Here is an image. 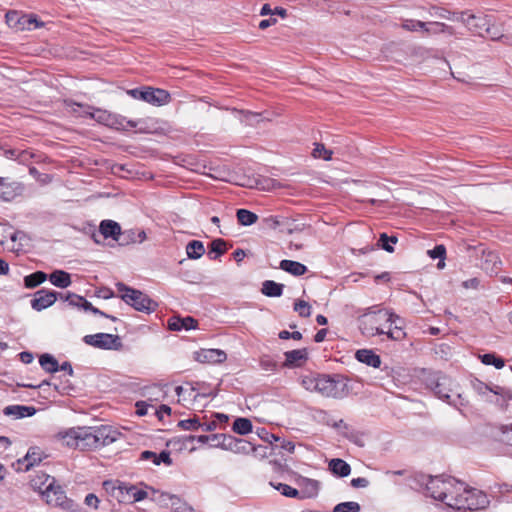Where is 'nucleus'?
Masks as SVG:
<instances>
[{"label":"nucleus","instance_id":"obj_18","mask_svg":"<svg viewBox=\"0 0 512 512\" xmlns=\"http://www.w3.org/2000/svg\"><path fill=\"white\" fill-rule=\"evenodd\" d=\"M298 485L300 487V499L314 498L319 493L320 483L317 480L302 477L298 480Z\"/></svg>","mask_w":512,"mask_h":512},{"label":"nucleus","instance_id":"obj_62","mask_svg":"<svg viewBox=\"0 0 512 512\" xmlns=\"http://www.w3.org/2000/svg\"><path fill=\"white\" fill-rule=\"evenodd\" d=\"M479 279L478 278H471L462 283V286L466 289H476L479 286Z\"/></svg>","mask_w":512,"mask_h":512},{"label":"nucleus","instance_id":"obj_39","mask_svg":"<svg viewBox=\"0 0 512 512\" xmlns=\"http://www.w3.org/2000/svg\"><path fill=\"white\" fill-rule=\"evenodd\" d=\"M270 485L274 487L276 490H278L283 496L289 497V498H299V490L284 484V483H278L275 484L273 482H270Z\"/></svg>","mask_w":512,"mask_h":512},{"label":"nucleus","instance_id":"obj_63","mask_svg":"<svg viewBox=\"0 0 512 512\" xmlns=\"http://www.w3.org/2000/svg\"><path fill=\"white\" fill-rule=\"evenodd\" d=\"M258 435L270 443H272V441L280 440L279 437L275 436L274 434H270V433L266 432L264 429H261V432H259Z\"/></svg>","mask_w":512,"mask_h":512},{"label":"nucleus","instance_id":"obj_8","mask_svg":"<svg viewBox=\"0 0 512 512\" xmlns=\"http://www.w3.org/2000/svg\"><path fill=\"white\" fill-rule=\"evenodd\" d=\"M127 94L134 99H140L156 106L165 105L170 101V94L160 88L146 87L143 90L135 88L128 90Z\"/></svg>","mask_w":512,"mask_h":512},{"label":"nucleus","instance_id":"obj_50","mask_svg":"<svg viewBox=\"0 0 512 512\" xmlns=\"http://www.w3.org/2000/svg\"><path fill=\"white\" fill-rule=\"evenodd\" d=\"M62 300L67 301L69 305L73 307H81V304H83V297L80 295H77L75 293H67V295L62 294Z\"/></svg>","mask_w":512,"mask_h":512},{"label":"nucleus","instance_id":"obj_32","mask_svg":"<svg viewBox=\"0 0 512 512\" xmlns=\"http://www.w3.org/2000/svg\"><path fill=\"white\" fill-rule=\"evenodd\" d=\"M232 429L239 435H246L252 431V422L248 418H237L233 422Z\"/></svg>","mask_w":512,"mask_h":512},{"label":"nucleus","instance_id":"obj_52","mask_svg":"<svg viewBox=\"0 0 512 512\" xmlns=\"http://www.w3.org/2000/svg\"><path fill=\"white\" fill-rule=\"evenodd\" d=\"M260 366L265 371H274L277 364L276 362L270 358L269 356H263L260 359Z\"/></svg>","mask_w":512,"mask_h":512},{"label":"nucleus","instance_id":"obj_60","mask_svg":"<svg viewBox=\"0 0 512 512\" xmlns=\"http://www.w3.org/2000/svg\"><path fill=\"white\" fill-rule=\"evenodd\" d=\"M368 485V479L363 477H358L351 480V486L354 488H366Z\"/></svg>","mask_w":512,"mask_h":512},{"label":"nucleus","instance_id":"obj_59","mask_svg":"<svg viewBox=\"0 0 512 512\" xmlns=\"http://www.w3.org/2000/svg\"><path fill=\"white\" fill-rule=\"evenodd\" d=\"M279 338L280 339L292 338L294 340H300L302 338V334L299 331L289 332V331L283 330L279 333Z\"/></svg>","mask_w":512,"mask_h":512},{"label":"nucleus","instance_id":"obj_14","mask_svg":"<svg viewBox=\"0 0 512 512\" xmlns=\"http://www.w3.org/2000/svg\"><path fill=\"white\" fill-rule=\"evenodd\" d=\"M464 25H466L471 31L483 35L484 29L489 22L492 20L490 15H474L463 12L459 19Z\"/></svg>","mask_w":512,"mask_h":512},{"label":"nucleus","instance_id":"obj_22","mask_svg":"<svg viewBox=\"0 0 512 512\" xmlns=\"http://www.w3.org/2000/svg\"><path fill=\"white\" fill-rule=\"evenodd\" d=\"M355 357L359 362L365 363L366 365L374 367V368H378L381 365L380 356L377 355L372 350H368V349L358 350L355 354Z\"/></svg>","mask_w":512,"mask_h":512},{"label":"nucleus","instance_id":"obj_55","mask_svg":"<svg viewBox=\"0 0 512 512\" xmlns=\"http://www.w3.org/2000/svg\"><path fill=\"white\" fill-rule=\"evenodd\" d=\"M502 438L501 441L512 445V424L501 427Z\"/></svg>","mask_w":512,"mask_h":512},{"label":"nucleus","instance_id":"obj_6","mask_svg":"<svg viewBox=\"0 0 512 512\" xmlns=\"http://www.w3.org/2000/svg\"><path fill=\"white\" fill-rule=\"evenodd\" d=\"M31 485L46 497V501L49 504L60 505L66 498L62 488L59 485H55V479L45 473L36 475L31 480Z\"/></svg>","mask_w":512,"mask_h":512},{"label":"nucleus","instance_id":"obj_35","mask_svg":"<svg viewBox=\"0 0 512 512\" xmlns=\"http://www.w3.org/2000/svg\"><path fill=\"white\" fill-rule=\"evenodd\" d=\"M401 26L403 29L411 32L422 30L426 33H429L431 31L426 22L419 20L407 19L403 21Z\"/></svg>","mask_w":512,"mask_h":512},{"label":"nucleus","instance_id":"obj_11","mask_svg":"<svg viewBox=\"0 0 512 512\" xmlns=\"http://www.w3.org/2000/svg\"><path fill=\"white\" fill-rule=\"evenodd\" d=\"M83 341L87 345L105 350H118L122 346L120 337L118 335L108 333L86 335L83 338Z\"/></svg>","mask_w":512,"mask_h":512},{"label":"nucleus","instance_id":"obj_12","mask_svg":"<svg viewBox=\"0 0 512 512\" xmlns=\"http://www.w3.org/2000/svg\"><path fill=\"white\" fill-rule=\"evenodd\" d=\"M6 24L16 31L31 30L42 25L32 15H22L18 11H9L5 14Z\"/></svg>","mask_w":512,"mask_h":512},{"label":"nucleus","instance_id":"obj_30","mask_svg":"<svg viewBox=\"0 0 512 512\" xmlns=\"http://www.w3.org/2000/svg\"><path fill=\"white\" fill-rule=\"evenodd\" d=\"M186 253L190 259H199L205 253L203 243L198 240L190 241L186 246Z\"/></svg>","mask_w":512,"mask_h":512},{"label":"nucleus","instance_id":"obj_53","mask_svg":"<svg viewBox=\"0 0 512 512\" xmlns=\"http://www.w3.org/2000/svg\"><path fill=\"white\" fill-rule=\"evenodd\" d=\"M34 455V453L31 454L28 452L23 460H18V463L25 464V470H29L30 467L34 466L37 463V461H40V459L36 458Z\"/></svg>","mask_w":512,"mask_h":512},{"label":"nucleus","instance_id":"obj_44","mask_svg":"<svg viewBox=\"0 0 512 512\" xmlns=\"http://www.w3.org/2000/svg\"><path fill=\"white\" fill-rule=\"evenodd\" d=\"M332 150L326 149V147L321 143H316L315 148L313 149L312 155L314 158H321L326 161L332 159Z\"/></svg>","mask_w":512,"mask_h":512},{"label":"nucleus","instance_id":"obj_46","mask_svg":"<svg viewBox=\"0 0 512 512\" xmlns=\"http://www.w3.org/2000/svg\"><path fill=\"white\" fill-rule=\"evenodd\" d=\"M484 33H486L492 40L500 39L503 36L501 28L495 25L493 19L484 29Z\"/></svg>","mask_w":512,"mask_h":512},{"label":"nucleus","instance_id":"obj_3","mask_svg":"<svg viewBox=\"0 0 512 512\" xmlns=\"http://www.w3.org/2000/svg\"><path fill=\"white\" fill-rule=\"evenodd\" d=\"M397 319H399L397 315L386 310L369 312L360 318V330L365 336L382 335L385 333L383 325L386 323H389L390 326L396 324Z\"/></svg>","mask_w":512,"mask_h":512},{"label":"nucleus","instance_id":"obj_34","mask_svg":"<svg viewBox=\"0 0 512 512\" xmlns=\"http://www.w3.org/2000/svg\"><path fill=\"white\" fill-rule=\"evenodd\" d=\"M46 279H47L46 273H44L42 271H37L35 273L25 276L24 283L27 288L31 289V288H35L38 285L42 284L44 281H46Z\"/></svg>","mask_w":512,"mask_h":512},{"label":"nucleus","instance_id":"obj_7","mask_svg":"<svg viewBox=\"0 0 512 512\" xmlns=\"http://www.w3.org/2000/svg\"><path fill=\"white\" fill-rule=\"evenodd\" d=\"M317 393L324 397L343 398L347 395V383L339 375H319Z\"/></svg>","mask_w":512,"mask_h":512},{"label":"nucleus","instance_id":"obj_28","mask_svg":"<svg viewBox=\"0 0 512 512\" xmlns=\"http://www.w3.org/2000/svg\"><path fill=\"white\" fill-rule=\"evenodd\" d=\"M284 285L272 280H266L262 284V293L268 297H280L283 293Z\"/></svg>","mask_w":512,"mask_h":512},{"label":"nucleus","instance_id":"obj_19","mask_svg":"<svg viewBox=\"0 0 512 512\" xmlns=\"http://www.w3.org/2000/svg\"><path fill=\"white\" fill-rule=\"evenodd\" d=\"M499 255L494 251H483L481 267L486 273L497 274L501 268Z\"/></svg>","mask_w":512,"mask_h":512},{"label":"nucleus","instance_id":"obj_16","mask_svg":"<svg viewBox=\"0 0 512 512\" xmlns=\"http://www.w3.org/2000/svg\"><path fill=\"white\" fill-rule=\"evenodd\" d=\"M453 384V381L451 378L447 377V376H439L437 378V381L435 383V386H434V393L440 398V399H443L445 401H447L448 403H451V398L452 396L454 395L453 393V390L451 388ZM455 395L457 397L460 396V394L458 393H455Z\"/></svg>","mask_w":512,"mask_h":512},{"label":"nucleus","instance_id":"obj_64","mask_svg":"<svg viewBox=\"0 0 512 512\" xmlns=\"http://www.w3.org/2000/svg\"><path fill=\"white\" fill-rule=\"evenodd\" d=\"M97 296L103 299H109L114 296V293L109 288H101L97 291Z\"/></svg>","mask_w":512,"mask_h":512},{"label":"nucleus","instance_id":"obj_20","mask_svg":"<svg viewBox=\"0 0 512 512\" xmlns=\"http://www.w3.org/2000/svg\"><path fill=\"white\" fill-rule=\"evenodd\" d=\"M197 324V320L190 316L184 318L174 316L168 320V328L172 331H180L182 329H195L197 327Z\"/></svg>","mask_w":512,"mask_h":512},{"label":"nucleus","instance_id":"obj_51","mask_svg":"<svg viewBox=\"0 0 512 512\" xmlns=\"http://www.w3.org/2000/svg\"><path fill=\"white\" fill-rule=\"evenodd\" d=\"M178 426L184 430H196L201 426V424L197 418H190L186 420H181L178 423Z\"/></svg>","mask_w":512,"mask_h":512},{"label":"nucleus","instance_id":"obj_26","mask_svg":"<svg viewBox=\"0 0 512 512\" xmlns=\"http://www.w3.org/2000/svg\"><path fill=\"white\" fill-rule=\"evenodd\" d=\"M329 470L336 476L339 477H346L351 473V467L350 465L340 459V458H334L330 460L329 462Z\"/></svg>","mask_w":512,"mask_h":512},{"label":"nucleus","instance_id":"obj_29","mask_svg":"<svg viewBox=\"0 0 512 512\" xmlns=\"http://www.w3.org/2000/svg\"><path fill=\"white\" fill-rule=\"evenodd\" d=\"M307 350L306 349H296L287 351L285 353V365L286 366H292V365H299L301 361H304L307 359Z\"/></svg>","mask_w":512,"mask_h":512},{"label":"nucleus","instance_id":"obj_45","mask_svg":"<svg viewBox=\"0 0 512 512\" xmlns=\"http://www.w3.org/2000/svg\"><path fill=\"white\" fill-rule=\"evenodd\" d=\"M360 511V505L357 502H342L337 504L333 512H359Z\"/></svg>","mask_w":512,"mask_h":512},{"label":"nucleus","instance_id":"obj_4","mask_svg":"<svg viewBox=\"0 0 512 512\" xmlns=\"http://www.w3.org/2000/svg\"><path fill=\"white\" fill-rule=\"evenodd\" d=\"M462 489V482L457 481L455 478L442 476L430 477L426 483V490L429 495L447 505V501L451 499L454 493L460 492Z\"/></svg>","mask_w":512,"mask_h":512},{"label":"nucleus","instance_id":"obj_38","mask_svg":"<svg viewBox=\"0 0 512 512\" xmlns=\"http://www.w3.org/2000/svg\"><path fill=\"white\" fill-rule=\"evenodd\" d=\"M428 255L432 258V259H439V263L437 264V267L439 269H442L444 268L445 266V256H446V248L444 247V245H436L433 249L431 250H428Z\"/></svg>","mask_w":512,"mask_h":512},{"label":"nucleus","instance_id":"obj_23","mask_svg":"<svg viewBox=\"0 0 512 512\" xmlns=\"http://www.w3.org/2000/svg\"><path fill=\"white\" fill-rule=\"evenodd\" d=\"M100 232L104 238L111 237L114 240H119V236L121 235V227L117 222L113 220H103L100 223Z\"/></svg>","mask_w":512,"mask_h":512},{"label":"nucleus","instance_id":"obj_49","mask_svg":"<svg viewBox=\"0 0 512 512\" xmlns=\"http://www.w3.org/2000/svg\"><path fill=\"white\" fill-rule=\"evenodd\" d=\"M389 339L399 341L402 340L406 333L403 331V329L400 326L395 325L394 328H389L388 331H385V333Z\"/></svg>","mask_w":512,"mask_h":512},{"label":"nucleus","instance_id":"obj_61","mask_svg":"<svg viewBox=\"0 0 512 512\" xmlns=\"http://www.w3.org/2000/svg\"><path fill=\"white\" fill-rule=\"evenodd\" d=\"M161 463L165 464L166 466H171L173 464V460L170 457V452L167 450L162 451L160 454H158V458Z\"/></svg>","mask_w":512,"mask_h":512},{"label":"nucleus","instance_id":"obj_2","mask_svg":"<svg viewBox=\"0 0 512 512\" xmlns=\"http://www.w3.org/2000/svg\"><path fill=\"white\" fill-rule=\"evenodd\" d=\"M490 504L488 496L481 490L475 488H467L462 483V489L458 493H454L451 499L447 501V506L455 510H483Z\"/></svg>","mask_w":512,"mask_h":512},{"label":"nucleus","instance_id":"obj_41","mask_svg":"<svg viewBox=\"0 0 512 512\" xmlns=\"http://www.w3.org/2000/svg\"><path fill=\"white\" fill-rule=\"evenodd\" d=\"M89 115L97 122L108 126L113 116V113L102 109H93L92 112H89Z\"/></svg>","mask_w":512,"mask_h":512},{"label":"nucleus","instance_id":"obj_37","mask_svg":"<svg viewBox=\"0 0 512 512\" xmlns=\"http://www.w3.org/2000/svg\"><path fill=\"white\" fill-rule=\"evenodd\" d=\"M320 374H308L301 377V385L310 392L317 391L318 379Z\"/></svg>","mask_w":512,"mask_h":512},{"label":"nucleus","instance_id":"obj_5","mask_svg":"<svg viewBox=\"0 0 512 512\" xmlns=\"http://www.w3.org/2000/svg\"><path fill=\"white\" fill-rule=\"evenodd\" d=\"M116 288L118 292L121 293L122 300L137 311L149 314L154 312L158 307L157 302L140 290L128 287L121 282L116 284Z\"/></svg>","mask_w":512,"mask_h":512},{"label":"nucleus","instance_id":"obj_25","mask_svg":"<svg viewBox=\"0 0 512 512\" xmlns=\"http://www.w3.org/2000/svg\"><path fill=\"white\" fill-rule=\"evenodd\" d=\"M279 267L293 276H301L307 272V267L304 264L292 260H282Z\"/></svg>","mask_w":512,"mask_h":512},{"label":"nucleus","instance_id":"obj_10","mask_svg":"<svg viewBox=\"0 0 512 512\" xmlns=\"http://www.w3.org/2000/svg\"><path fill=\"white\" fill-rule=\"evenodd\" d=\"M151 120H127L124 116L113 114L108 127L116 130L127 131L131 128H137L140 133H153L155 131L154 124L150 123Z\"/></svg>","mask_w":512,"mask_h":512},{"label":"nucleus","instance_id":"obj_21","mask_svg":"<svg viewBox=\"0 0 512 512\" xmlns=\"http://www.w3.org/2000/svg\"><path fill=\"white\" fill-rule=\"evenodd\" d=\"M3 413L14 419H21L33 416L36 413V408L26 405H10L4 408Z\"/></svg>","mask_w":512,"mask_h":512},{"label":"nucleus","instance_id":"obj_48","mask_svg":"<svg viewBox=\"0 0 512 512\" xmlns=\"http://www.w3.org/2000/svg\"><path fill=\"white\" fill-rule=\"evenodd\" d=\"M83 310L85 311H90L92 312L93 314H97V315H100V316H103V317H106V318H109L111 319L112 321H116L117 318L114 317V316H111V315H107L106 313H104L103 311H100L98 308L94 307L89 301H87L84 297H83V304H81V307Z\"/></svg>","mask_w":512,"mask_h":512},{"label":"nucleus","instance_id":"obj_1","mask_svg":"<svg viewBox=\"0 0 512 512\" xmlns=\"http://www.w3.org/2000/svg\"><path fill=\"white\" fill-rule=\"evenodd\" d=\"M117 435L115 430L105 425L97 428L74 427L59 433L66 446L80 450L97 449L109 445L117 440Z\"/></svg>","mask_w":512,"mask_h":512},{"label":"nucleus","instance_id":"obj_43","mask_svg":"<svg viewBox=\"0 0 512 512\" xmlns=\"http://www.w3.org/2000/svg\"><path fill=\"white\" fill-rule=\"evenodd\" d=\"M480 359L485 365H493L497 369H501L504 367V360L500 357H497L494 353H486L480 356Z\"/></svg>","mask_w":512,"mask_h":512},{"label":"nucleus","instance_id":"obj_58","mask_svg":"<svg viewBox=\"0 0 512 512\" xmlns=\"http://www.w3.org/2000/svg\"><path fill=\"white\" fill-rule=\"evenodd\" d=\"M130 491L133 492V500L132 502L142 501L147 497V492L141 489H137L135 486L131 485Z\"/></svg>","mask_w":512,"mask_h":512},{"label":"nucleus","instance_id":"obj_13","mask_svg":"<svg viewBox=\"0 0 512 512\" xmlns=\"http://www.w3.org/2000/svg\"><path fill=\"white\" fill-rule=\"evenodd\" d=\"M58 296L62 298L61 293L40 289L35 292L34 297L31 300V307L36 311H42L52 306L56 302Z\"/></svg>","mask_w":512,"mask_h":512},{"label":"nucleus","instance_id":"obj_56","mask_svg":"<svg viewBox=\"0 0 512 512\" xmlns=\"http://www.w3.org/2000/svg\"><path fill=\"white\" fill-rule=\"evenodd\" d=\"M131 485L122 484L119 486V490L122 494V501L132 502L133 500V492L130 491Z\"/></svg>","mask_w":512,"mask_h":512},{"label":"nucleus","instance_id":"obj_24","mask_svg":"<svg viewBox=\"0 0 512 512\" xmlns=\"http://www.w3.org/2000/svg\"><path fill=\"white\" fill-rule=\"evenodd\" d=\"M23 191V186L18 182L6 183L2 178V200L11 201Z\"/></svg>","mask_w":512,"mask_h":512},{"label":"nucleus","instance_id":"obj_31","mask_svg":"<svg viewBox=\"0 0 512 512\" xmlns=\"http://www.w3.org/2000/svg\"><path fill=\"white\" fill-rule=\"evenodd\" d=\"M39 363L46 372L54 373L59 370L58 361L50 354L41 355Z\"/></svg>","mask_w":512,"mask_h":512},{"label":"nucleus","instance_id":"obj_17","mask_svg":"<svg viewBox=\"0 0 512 512\" xmlns=\"http://www.w3.org/2000/svg\"><path fill=\"white\" fill-rule=\"evenodd\" d=\"M195 360L200 363H222L226 360V353L220 349H201L195 352Z\"/></svg>","mask_w":512,"mask_h":512},{"label":"nucleus","instance_id":"obj_15","mask_svg":"<svg viewBox=\"0 0 512 512\" xmlns=\"http://www.w3.org/2000/svg\"><path fill=\"white\" fill-rule=\"evenodd\" d=\"M2 227H5L2 230V234H6L11 241V245L8 246V249L19 253L24 250V247L28 245L29 239L27 235L22 231H13L12 227L8 224H3Z\"/></svg>","mask_w":512,"mask_h":512},{"label":"nucleus","instance_id":"obj_54","mask_svg":"<svg viewBox=\"0 0 512 512\" xmlns=\"http://www.w3.org/2000/svg\"><path fill=\"white\" fill-rule=\"evenodd\" d=\"M428 24V27L430 28L429 33H443L445 32L449 27L441 22H426Z\"/></svg>","mask_w":512,"mask_h":512},{"label":"nucleus","instance_id":"obj_40","mask_svg":"<svg viewBox=\"0 0 512 512\" xmlns=\"http://www.w3.org/2000/svg\"><path fill=\"white\" fill-rule=\"evenodd\" d=\"M397 242L398 238L396 236H388L386 233H382L380 234L378 245L385 251L392 253L394 248L391 244H396Z\"/></svg>","mask_w":512,"mask_h":512},{"label":"nucleus","instance_id":"obj_9","mask_svg":"<svg viewBox=\"0 0 512 512\" xmlns=\"http://www.w3.org/2000/svg\"><path fill=\"white\" fill-rule=\"evenodd\" d=\"M213 439L218 441L216 446L236 454H248L255 450L254 446L249 441L236 438L232 435H213Z\"/></svg>","mask_w":512,"mask_h":512},{"label":"nucleus","instance_id":"obj_57","mask_svg":"<svg viewBox=\"0 0 512 512\" xmlns=\"http://www.w3.org/2000/svg\"><path fill=\"white\" fill-rule=\"evenodd\" d=\"M84 503L87 506H89V507H91V508L96 510L99 507L100 500H99V498L95 494L89 493V494L86 495Z\"/></svg>","mask_w":512,"mask_h":512},{"label":"nucleus","instance_id":"obj_33","mask_svg":"<svg viewBox=\"0 0 512 512\" xmlns=\"http://www.w3.org/2000/svg\"><path fill=\"white\" fill-rule=\"evenodd\" d=\"M236 216L238 222L243 226H250L258 220V216L255 213L246 209H238Z\"/></svg>","mask_w":512,"mask_h":512},{"label":"nucleus","instance_id":"obj_47","mask_svg":"<svg viewBox=\"0 0 512 512\" xmlns=\"http://www.w3.org/2000/svg\"><path fill=\"white\" fill-rule=\"evenodd\" d=\"M294 310L301 317H309L311 315V306L304 300H298L294 303Z\"/></svg>","mask_w":512,"mask_h":512},{"label":"nucleus","instance_id":"obj_42","mask_svg":"<svg viewBox=\"0 0 512 512\" xmlns=\"http://www.w3.org/2000/svg\"><path fill=\"white\" fill-rule=\"evenodd\" d=\"M171 507L176 512H194L192 506L177 496H170Z\"/></svg>","mask_w":512,"mask_h":512},{"label":"nucleus","instance_id":"obj_36","mask_svg":"<svg viewBox=\"0 0 512 512\" xmlns=\"http://www.w3.org/2000/svg\"><path fill=\"white\" fill-rule=\"evenodd\" d=\"M226 252V242L221 239H215L210 244V251L208 255L211 259H216L217 257L223 255Z\"/></svg>","mask_w":512,"mask_h":512},{"label":"nucleus","instance_id":"obj_27","mask_svg":"<svg viewBox=\"0 0 512 512\" xmlns=\"http://www.w3.org/2000/svg\"><path fill=\"white\" fill-rule=\"evenodd\" d=\"M50 282L58 288H67L71 285V276L63 270H55L49 275Z\"/></svg>","mask_w":512,"mask_h":512}]
</instances>
